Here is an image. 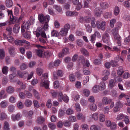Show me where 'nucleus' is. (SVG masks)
<instances>
[{
    "instance_id": "63",
    "label": "nucleus",
    "mask_w": 130,
    "mask_h": 130,
    "mask_svg": "<svg viewBox=\"0 0 130 130\" xmlns=\"http://www.w3.org/2000/svg\"><path fill=\"white\" fill-rule=\"evenodd\" d=\"M76 43L78 46H81L83 45V41L80 39L77 40L76 41Z\"/></svg>"
},
{
    "instance_id": "2",
    "label": "nucleus",
    "mask_w": 130,
    "mask_h": 130,
    "mask_svg": "<svg viewBox=\"0 0 130 130\" xmlns=\"http://www.w3.org/2000/svg\"><path fill=\"white\" fill-rule=\"evenodd\" d=\"M50 16L48 15L45 16L42 14H39L38 15V19L39 21L41 23L48 22L50 20Z\"/></svg>"
},
{
    "instance_id": "61",
    "label": "nucleus",
    "mask_w": 130,
    "mask_h": 130,
    "mask_svg": "<svg viewBox=\"0 0 130 130\" xmlns=\"http://www.w3.org/2000/svg\"><path fill=\"white\" fill-rule=\"evenodd\" d=\"M124 72V71L123 70L122 68L121 67H120L119 68V69L118 71L117 74L118 75H121Z\"/></svg>"
},
{
    "instance_id": "19",
    "label": "nucleus",
    "mask_w": 130,
    "mask_h": 130,
    "mask_svg": "<svg viewBox=\"0 0 130 130\" xmlns=\"http://www.w3.org/2000/svg\"><path fill=\"white\" fill-rule=\"evenodd\" d=\"M89 108L91 110L95 111L97 109V106L96 104L94 103L91 104H89Z\"/></svg>"
},
{
    "instance_id": "16",
    "label": "nucleus",
    "mask_w": 130,
    "mask_h": 130,
    "mask_svg": "<svg viewBox=\"0 0 130 130\" xmlns=\"http://www.w3.org/2000/svg\"><path fill=\"white\" fill-rule=\"evenodd\" d=\"M0 105L2 108H5L8 106V102L6 100L3 101L0 103Z\"/></svg>"
},
{
    "instance_id": "36",
    "label": "nucleus",
    "mask_w": 130,
    "mask_h": 130,
    "mask_svg": "<svg viewBox=\"0 0 130 130\" xmlns=\"http://www.w3.org/2000/svg\"><path fill=\"white\" fill-rule=\"evenodd\" d=\"M69 121L71 122H74L76 121V119L75 117L71 116L69 117Z\"/></svg>"
},
{
    "instance_id": "34",
    "label": "nucleus",
    "mask_w": 130,
    "mask_h": 130,
    "mask_svg": "<svg viewBox=\"0 0 130 130\" xmlns=\"http://www.w3.org/2000/svg\"><path fill=\"white\" fill-rule=\"evenodd\" d=\"M26 72L25 71L21 72L20 70L18 71L17 72V74L19 77L20 78H22L24 77V75L26 74Z\"/></svg>"
},
{
    "instance_id": "49",
    "label": "nucleus",
    "mask_w": 130,
    "mask_h": 130,
    "mask_svg": "<svg viewBox=\"0 0 130 130\" xmlns=\"http://www.w3.org/2000/svg\"><path fill=\"white\" fill-rule=\"evenodd\" d=\"M75 108L76 110L78 112H80L81 111V108L80 105L79 103H76L75 105Z\"/></svg>"
},
{
    "instance_id": "41",
    "label": "nucleus",
    "mask_w": 130,
    "mask_h": 130,
    "mask_svg": "<svg viewBox=\"0 0 130 130\" xmlns=\"http://www.w3.org/2000/svg\"><path fill=\"white\" fill-rule=\"evenodd\" d=\"M53 7L56 10L59 12H60L62 11L61 8L59 6L56 5H53Z\"/></svg>"
},
{
    "instance_id": "44",
    "label": "nucleus",
    "mask_w": 130,
    "mask_h": 130,
    "mask_svg": "<svg viewBox=\"0 0 130 130\" xmlns=\"http://www.w3.org/2000/svg\"><path fill=\"white\" fill-rule=\"evenodd\" d=\"M99 117V120L101 122H103L105 120V117L104 114H100Z\"/></svg>"
},
{
    "instance_id": "38",
    "label": "nucleus",
    "mask_w": 130,
    "mask_h": 130,
    "mask_svg": "<svg viewBox=\"0 0 130 130\" xmlns=\"http://www.w3.org/2000/svg\"><path fill=\"white\" fill-rule=\"evenodd\" d=\"M63 124L66 127H70L71 126V123L69 121L66 120L63 122Z\"/></svg>"
},
{
    "instance_id": "11",
    "label": "nucleus",
    "mask_w": 130,
    "mask_h": 130,
    "mask_svg": "<svg viewBox=\"0 0 130 130\" xmlns=\"http://www.w3.org/2000/svg\"><path fill=\"white\" fill-rule=\"evenodd\" d=\"M103 41L105 43H107L109 40V34L107 33H105L103 35L102 37Z\"/></svg>"
},
{
    "instance_id": "32",
    "label": "nucleus",
    "mask_w": 130,
    "mask_h": 130,
    "mask_svg": "<svg viewBox=\"0 0 130 130\" xmlns=\"http://www.w3.org/2000/svg\"><path fill=\"white\" fill-rule=\"evenodd\" d=\"M120 9L117 6H116L114 9V14L116 15H118L120 12Z\"/></svg>"
},
{
    "instance_id": "55",
    "label": "nucleus",
    "mask_w": 130,
    "mask_h": 130,
    "mask_svg": "<svg viewBox=\"0 0 130 130\" xmlns=\"http://www.w3.org/2000/svg\"><path fill=\"white\" fill-rule=\"evenodd\" d=\"M23 103L21 101H19L17 103V107L20 109H22L23 108Z\"/></svg>"
},
{
    "instance_id": "20",
    "label": "nucleus",
    "mask_w": 130,
    "mask_h": 130,
    "mask_svg": "<svg viewBox=\"0 0 130 130\" xmlns=\"http://www.w3.org/2000/svg\"><path fill=\"white\" fill-rule=\"evenodd\" d=\"M99 85H96L93 87L92 89V91L94 93H97L100 91H101Z\"/></svg>"
},
{
    "instance_id": "52",
    "label": "nucleus",
    "mask_w": 130,
    "mask_h": 130,
    "mask_svg": "<svg viewBox=\"0 0 130 130\" xmlns=\"http://www.w3.org/2000/svg\"><path fill=\"white\" fill-rule=\"evenodd\" d=\"M58 100L60 102H61L62 101L63 99L64 98L62 92L59 93L58 95Z\"/></svg>"
},
{
    "instance_id": "58",
    "label": "nucleus",
    "mask_w": 130,
    "mask_h": 130,
    "mask_svg": "<svg viewBox=\"0 0 130 130\" xmlns=\"http://www.w3.org/2000/svg\"><path fill=\"white\" fill-rule=\"evenodd\" d=\"M9 125L8 122L5 121L4 122V130H9Z\"/></svg>"
},
{
    "instance_id": "62",
    "label": "nucleus",
    "mask_w": 130,
    "mask_h": 130,
    "mask_svg": "<svg viewBox=\"0 0 130 130\" xmlns=\"http://www.w3.org/2000/svg\"><path fill=\"white\" fill-rule=\"evenodd\" d=\"M116 21V20L115 19H113L110 21V26L111 27L113 28L114 27V24Z\"/></svg>"
},
{
    "instance_id": "59",
    "label": "nucleus",
    "mask_w": 130,
    "mask_h": 130,
    "mask_svg": "<svg viewBox=\"0 0 130 130\" xmlns=\"http://www.w3.org/2000/svg\"><path fill=\"white\" fill-rule=\"evenodd\" d=\"M24 92L25 93V95H26L27 97L28 98H30L32 96V94L27 90H25Z\"/></svg>"
},
{
    "instance_id": "23",
    "label": "nucleus",
    "mask_w": 130,
    "mask_h": 130,
    "mask_svg": "<svg viewBox=\"0 0 130 130\" xmlns=\"http://www.w3.org/2000/svg\"><path fill=\"white\" fill-rule=\"evenodd\" d=\"M78 13L76 12H72L71 11H67L66 12V15L67 16H72L73 15H77Z\"/></svg>"
},
{
    "instance_id": "14",
    "label": "nucleus",
    "mask_w": 130,
    "mask_h": 130,
    "mask_svg": "<svg viewBox=\"0 0 130 130\" xmlns=\"http://www.w3.org/2000/svg\"><path fill=\"white\" fill-rule=\"evenodd\" d=\"M22 35L24 38L27 39H30L31 38V35L30 32H27L23 33Z\"/></svg>"
},
{
    "instance_id": "43",
    "label": "nucleus",
    "mask_w": 130,
    "mask_h": 130,
    "mask_svg": "<svg viewBox=\"0 0 130 130\" xmlns=\"http://www.w3.org/2000/svg\"><path fill=\"white\" fill-rule=\"evenodd\" d=\"M74 113V111L71 108H69L67 110L66 113L68 115H71Z\"/></svg>"
},
{
    "instance_id": "1",
    "label": "nucleus",
    "mask_w": 130,
    "mask_h": 130,
    "mask_svg": "<svg viewBox=\"0 0 130 130\" xmlns=\"http://www.w3.org/2000/svg\"><path fill=\"white\" fill-rule=\"evenodd\" d=\"M120 28L119 26L116 27L113 29L112 30V34L114 36V39L118 41L117 43L118 45L120 46L121 45V38L118 34V30Z\"/></svg>"
},
{
    "instance_id": "30",
    "label": "nucleus",
    "mask_w": 130,
    "mask_h": 130,
    "mask_svg": "<svg viewBox=\"0 0 130 130\" xmlns=\"http://www.w3.org/2000/svg\"><path fill=\"white\" fill-rule=\"evenodd\" d=\"M7 116L4 112H2L0 113V120L3 121L7 118Z\"/></svg>"
},
{
    "instance_id": "53",
    "label": "nucleus",
    "mask_w": 130,
    "mask_h": 130,
    "mask_svg": "<svg viewBox=\"0 0 130 130\" xmlns=\"http://www.w3.org/2000/svg\"><path fill=\"white\" fill-rule=\"evenodd\" d=\"M9 100L11 103H14L16 102V99L14 97L11 96L9 98Z\"/></svg>"
},
{
    "instance_id": "18",
    "label": "nucleus",
    "mask_w": 130,
    "mask_h": 130,
    "mask_svg": "<svg viewBox=\"0 0 130 130\" xmlns=\"http://www.w3.org/2000/svg\"><path fill=\"white\" fill-rule=\"evenodd\" d=\"M14 43L16 45L22 46L23 45V40H16L14 41Z\"/></svg>"
},
{
    "instance_id": "8",
    "label": "nucleus",
    "mask_w": 130,
    "mask_h": 130,
    "mask_svg": "<svg viewBox=\"0 0 130 130\" xmlns=\"http://www.w3.org/2000/svg\"><path fill=\"white\" fill-rule=\"evenodd\" d=\"M22 117V115L20 113H18L15 115H12L11 116V119L13 121H15L19 120Z\"/></svg>"
},
{
    "instance_id": "40",
    "label": "nucleus",
    "mask_w": 130,
    "mask_h": 130,
    "mask_svg": "<svg viewBox=\"0 0 130 130\" xmlns=\"http://www.w3.org/2000/svg\"><path fill=\"white\" fill-rule=\"evenodd\" d=\"M86 26V31L89 33H91L92 31V28L91 26H90L88 24H85Z\"/></svg>"
},
{
    "instance_id": "27",
    "label": "nucleus",
    "mask_w": 130,
    "mask_h": 130,
    "mask_svg": "<svg viewBox=\"0 0 130 130\" xmlns=\"http://www.w3.org/2000/svg\"><path fill=\"white\" fill-rule=\"evenodd\" d=\"M6 29L7 31L6 32V34L8 36L9 35H10L12 33V28L10 26H8L6 27Z\"/></svg>"
},
{
    "instance_id": "17",
    "label": "nucleus",
    "mask_w": 130,
    "mask_h": 130,
    "mask_svg": "<svg viewBox=\"0 0 130 130\" xmlns=\"http://www.w3.org/2000/svg\"><path fill=\"white\" fill-rule=\"evenodd\" d=\"M95 15L97 17H99L101 15V11L99 8H96L94 10Z\"/></svg>"
},
{
    "instance_id": "10",
    "label": "nucleus",
    "mask_w": 130,
    "mask_h": 130,
    "mask_svg": "<svg viewBox=\"0 0 130 130\" xmlns=\"http://www.w3.org/2000/svg\"><path fill=\"white\" fill-rule=\"evenodd\" d=\"M112 101V100L106 97L103 98L102 99V103L104 104L107 105L110 104Z\"/></svg>"
},
{
    "instance_id": "57",
    "label": "nucleus",
    "mask_w": 130,
    "mask_h": 130,
    "mask_svg": "<svg viewBox=\"0 0 130 130\" xmlns=\"http://www.w3.org/2000/svg\"><path fill=\"white\" fill-rule=\"evenodd\" d=\"M5 57V52L4 50H0V59H3Z\"/></svg>"
},
{
    "instance_id": "3",
    "label": "nucleus",
    "mask_w": 130,
    "mask_h": 130,
    "mask_svg": "<svg viewBox=\"0 0 130 130\" xmlns=\"http://www.w3.org/2000/svg\"><path fill=\"white\" fill-rule=\"evenodd\" d=\"M35 32V35L37 37H39L40 35L42 38H46V34L43 29L41 27H38Z\"/></svg>"
},
{
    "instance_id": "64",
    "label": "nucleus",
    "mask_w": 130,
    "mask_h": 130,
    "mask_svg": "<svg viewBox=\"0 0 130 130\" xmlns=\"http://www.w3.org/2000/svg\"><path fill=\"white\" fill-rule=\"evenodd\" d=\"M44 55L45 57L46 58H48L50 56L51 54L50 52L46 51L44 52Z\"/></svg>"
},
{
    "instance_id": "46",
    "label": "nucleus",
    "mask_w": 130,
    "mask_h": 130,
    "mask_svg": "<svg viewBox=\"0 0 130 130\" xmlns=\"http://www.w3.org/2000/svg\"><path fill=\"white\" fill-rule=\"evenodd\" d=\"M69 79L70 81L72 82H74L75 80V78L74 75L72 74L70 75Z\"/></svg>"
},
{
    "instance_id": "9",
    "label": "nucleus",
    "mask_w": 130,
    "mask_h": 130,
    "mask_svg": "<svg viewBox=\"0 0 130 130\" xmlns=\"http://www.w3.org/2000/svg\"><path fill=\"white\" fill-rule=\"evenodd\" d=\"M7 12L8 15L10 16V20L13 22L16 21V17H14L12 14V10H8Z\"/></svg>"
},
{
    "instance_id": "45",
    "label": "nucleus",
    "mask_w": 130,
    "mask_h": 130,
    "mask_svg": "<svg viewBox=\"0 0 130 130\" xmlns=\"http://www.w3.org/2000/svg\"><path fill=\"white\" fill-rule=\"evenodd\" d=\"M36 72L37 74L40 76L43 72V70L40 68H38L36 69Z\"/></svg>"
},
{
    "instance_id": "6",
    "label": "nucleus",
    "mask_w": 130,
    "mask_h": 130,
    "mask_svg": "<svg viewBox=\"0 0 130 130\" xmlns=\"http://www.w3.org/2000/svg\"><path fill=\"white\" fill-rule=\"evenodd\" d=\"M30 24L29 21L25 22L23 24L21 27V31L22 32H24L25 31V29L27 30L30 26Z\"/></svg>"
},
{
    "instance_id": "29",
    "label": "nucleus",
    "mask_w": 130,
    "mask_h": 130,
    "mask_svg": "<svg viewBox=\"0 0 130 130\" xmlns=\"http://www.w3.org/2000/svg\"><path fill=\"white\" fill-rule=\"evenodd\" d=\"M13 2L11 0H6L5 1V5L8 7H10L13 5Z\"/></svg>"
},
{
    "instance_id": "33",
    "label": "nucleus",
    "mask_w": 130,
    "mask_h": 130,
    "mask_svg": "<svg viewBox=\"0 0 130 130\" xmlns=\"http://www.w3.org/2000/svg\"><path fill=\"white\" fill-rule=\"evenodd\" d=\"M81 127L82 130H89V129L88 125L86 123L82 124Z\"/></svg>"
},
{
    "instance_id": "60",
    "label": "nucleus",
    "mask_w": 130,
    "mask_h": 130,
    "mask_svg": "<svg viewBox=\"0 0 130 130\" xmlns=\"http://www.w3.org/2000/svg\"><path fill=\"white\" fill-rule=\"evenodd\" d=\"M52 36H53L58 37L59 35V34L57 31L53 30L51 32Z\"/></svg>"
},
{
    "instance_id": "15",
    "label": "nucleus",
    "mask_w": 130,
    "mask_h": 130,
    "mask_svg": "<svg viewBox=\"0 0 130 130\" xmlns=\"http://www.w3.org/2000/svg\"><path fill=\"white\" fill-rule=\"evenodd\" d=\"M7 92L9 94H11L13 93L14 91V89L13 87L9 86L7 87L6 89Z\"/></svg>"
},
{
    "instance_id": "26",
    "label": "nucleus",
    "mask_w": 130,
    "mask_h": 130,
    "mask_svg": "<svg viewBox=\"0 0 130 130\" xmlns=\"http://www.w3.org/2000/svg\"><path fill=\"white\" fill-rule=\"evenodd\" d=\"M20 29L19 25L18 24H15L13 28V31L15 33H17L19 32Z\"/></svg>"
},
{
    "instance_id": "12",
    "label": "nucleus",
    "mask_w": 130,
    "mask_h": 130,
    "mask_svg": "<svg viewBox=\"0 0 130 130\" xmlns=\"http://www.w3.org/2000/svg\"><path fill=\"white\" fill-rule=\"evenodd\" d=\"M3 35L5 39H7L8 41L12 43L14 40V39L13 37L11 36L10 35H9L8 36V35H6L5 33H4Z\"/></svg>"
},
{
    "instance_id": "22",
    "label": "nucleus",
    "mask_w": 130,
    "mask_h": 130,
    "mask_svg": "<svg viewBox=\"0 0 130 130\" xmlns=\"http://www.w3.org/2000/svg\"><path fill=\"white\" fill-rule=\"evenodd\" d=\"M37 122V123L39 124H42L45 122V119L42 117L40 116L38 118Z\"/></svg>"
},
{
    "instance_id": "42",
    "label": "nucleus",
    "mask_w": 130,
    "mask_h": 130,
    "mask_svg": "<svg viewBox=\"0 0 130 130\" xmlns=\"http://www.w3.org/2000/svg\"><path fill=\"white\" fill-rule=\"evenodd\" d=\"M32 92L34 96L37 99H40V97L39 93L35 89H33Z\"/></svg>"
},
{
    "instance_id": "24",
    "label": "nucleus",
    "mask_w": 130,
    "mask_h": 130,
    "mask_svg": "<svg viewBox=\"0 0 130 130\" xmlns=\"http://www.w3.org/2000/svg\"><path fill=\"white\" fill-rule=\"evenodd\" d=\"M100 5L101 7L104 9L107 8L109 6L108 3L106 2H101L100 3Z\"/></svg>"
},
{
    "instance_id": "37",
    "label": "nucleus",
    "mask_w": 130,
    "mask_h": 130,
    "mask_svg": "<svg viewBox=\"0 0 130 130\" xmlns=\"http://www.w3.org/2000/svg\"><path fill=\"white\" fill-rule=\"evenodd\" d=\"M14 108V106L13 105H10L8 106V110L9 112L12 113L13 112Z\"/></svg>"
},
{
    "instance_id": "31",
    "label": "nucleus",
    "mask_w": 130,
    "mask_h": 130,
    "mask_svg": "<svg viewBox=\"0 0 130 130\" xmlns=\"http://www.w3.org/2000/svg\"><path fill=\"white\" fill-rule=\"evenodd\" d=\"M115 83L113 79H110L109 83L108 85V87L109 88H112L115 86Z\"/></svg>"
},
{
    "instance_id": "56",
    "label": "nucleus",
    "mask_w": 130,
    "mask_h": 130,
    "mask_svg": "<svg viewBox=\"0 0 130 130\" xmlns=\"http://www.w3.org/2000/svg\"><path fill=\"white\" fill-rule=\"evenodd\" d=\"M124 116V115L123 114H120L117 115L116 119L118 120H121L123 119Z\"/></svg>"
},
{
    "instance_id": "35",
    "label": "nucleus",
    "mask_w": 130,
    "mask_h": 130,
    "mask_svg": "<svg viewBox=\"0 0 130 130\" xmlns=\"http://www.w3.org/2000/svg\"><path fill=\"white\" fill-rule=\"evenodd\" d=\"M99 86L101 91L105 89L106 85L104 82H101Z\"/></svg>"
},
{
    "instance_id": "25",
    "label": "nucleus",
    "mask_w": 130,
    "mask_h": 130,
    "mask_svg": "<svg viewBox=\"0 0 130 130\" xmlns=\"http://www.w3.org/2000/svg\"><path fill=\"white\" fill-rule=\"evenodd\" d=\"M80 51L82 53L86 56H88L89 55V54L87 50L84 48H82L80 50Z\"/></svg>"
},
{
    "instance_id": "28",
    "label": "nucleus",
    "mask_w": 130,
    "mask_h": 130,
    "mask_svg": "<svg viewBox=\"0 0 130 130\" xmlns=\"http://www.w3.org/2000/svg\"><path fill=\"white\" fill-rule=\"evenodd\" d=\"M25 105L27 107H29L32 104V102L30 100H26L24 102Z\"/></svg>"
},
{
    "instance_id": "13",
    "label": "nucleus",
    "mask_w": 130,
    "mask_h": 130,
    "mask_svg": "<svg viewBox=\"0 0 130 130\" xmlns=\"http://www.w3.org/2000/svg\"><path fill=\"white\" fill-rule=\"evenodd\" d=\"M76 117L78 120H82L83 121H84L85 119V117L81 113L77 114L76 115Z\"/></svg>"
},
{
    "instance_id": "7",
    "label": "nucleus",
    "mask_w": 130,
    "mask_h": 130,
    "mask_svg": "<svg viewBox=\"0 0 130 130\" xmlns=\"http://www.w3.org/2000/svg\"><path fill=\"white\" fill-rule=\"evenodd\" d=\"M69 50L68 48H65L63 49L62 51L58 54L59 57H62L64 56L69 53Z\"/></svg>"
},
{
    "instance_id": "5",
    "label": "nucleus",
    "mask_w": 130,
    "mask_h": 130,
    "mask_svg": "<svg viewBox=\"0 0 130 130\" xmlns=\"http://www.w3.org/2000/svg\"><path fill=\"white\" fill-rule=\"evenodd\" d=\"M49 82L47 80L44 79V77L42 78V80L40 83V86L41 87H43L45 89L49 88Z\"/></svg>"
},
{
    "instance_id": "48",
    "label": "nucleus",
    "mask_w": 130,
    "mask_h": 130,
    "mask_svg": "<svg viewBox=\"0 0 130 130\" xmlns=\"http://www.w3.org/2000/svg\"><path fill=\"white\" fill-rule=\"evenodd\" d=\"M28 67L27 65L24 63H22L20 67L21 70H25Z\"/></svg>"
},
{
    "instance_id": "39",
    "label": "nucleus",
    "mask_w": 130,
    "mask_h": 130,
    "mask_svg": "<svg viewBox=\"0 0 130 130\" xmlns=\"http://www.w3.org/2000/svg\"><path fill=\"white\" fill-rule=\"evenodd\" d=\"M14 48V47H12L9 48V53L11 55L13 56L15 54Z\"/></svg>"
},
{
    "instance_id": "50",
    "label": "nucleus",
    "mask_w": 130,
    "mask_h": 130,
    "mask_svg": "<svg viewBox=\"0 0 130 130\" xmlns=\"http://www.w3.org/2000/svg\"><path fill=\"white\" fill-rule=\"evenodd\" d=\"M43 51L42 50L38 48L36 51L37 55L39 57H41L43 54Z\"/></svg>"
},
{
    "instance_id": "47",
    "label": "nucleus",
    "mask_w": 130,
    "mask_h": 130,
    "mask_svg": "<svg viewBox=\"0 0 130 130\" xmlns=\"http://www.w3.org/2000/svg\"><path fill=\"white\" fill-rule=\"evenodd\" d=\"M8 67L6 66L4 67L2 69L3 73L5 74H7L8 72Z\"/></svg>"
},
{
    "instance_id": "51",
    "label": "nucleus",
    "mask_w": 130,
    "mask_h": 130,
    "mask_svg": "<svg viewBox=\"0 0 130 130\" xmlns=\"http://www.w3.org/2000/svg\"><path fill=\"white\" fill-rule=\"evenodd\" d=\"M112 15V13L111 12H107L105 13L104 16L105 18L107 19L108 18H110Z\"/></svg>"
},
{
    "instance_id": "54",
    "label": "nucleus",
    "mask_w": 130,
    "mask_h": 130,
    "mask_svg": "<svg viewBox=\"0 0 130 130\" xmlns=\"http://www.w3.org/2000/svg\"><path fill=\"white\" fill-rule=\"evenodd\" d=\"M48 127L52 129H54L56 127V125L54 123H50L48 124Z\"/></svg>"
},
{
    "instance_id": "4",
    "label": "nucleus",
    "mask_w": 130,
    "mask_h": 130,
    "mask_svg": "<svg viewBox=\"0 0 130 130\" xmlns=\"http://www.w3.org/2000/svg\"><path fill=\"white\" fill-rule=\"evenodd\" d=\"M105 25L106 22L104 21H102L101 23L98 21H96V27L98 29L104 30H105Z\"/></svg>"
},
{
    "instance_id": "21",
    "label": "nucleus",
    "mask_w": 130,
    "mask_h": 130,
    "mask_svg": "<svg viewBox=\"0 0 130 130\" xmlns=\"http://www.w3.org/2000/svg\"><path fill=\"white\" fill-rule=\"evenodd\" d=\"M68 32L62 28L59 32V35L63 36H66L67 35Z\"/></svg>"
}]
</instances>
